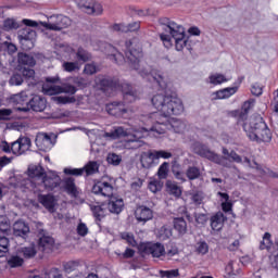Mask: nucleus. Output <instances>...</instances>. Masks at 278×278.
Wrapping results in <instances>:
<instances>
[{"mask_svg":"<svg viewBox=\"0 0 278 278\" xmlns=\"http://www.w3.org/2000/svg\"><path fill=\"white\" fill-rule=\"evenodd\" d=\"M113 29L114 31H123L125 34H127V31H138V29H140V22L131 23L128 26L123 24H115Z\"/></svg>","mask_w":278,"mask_h":278,"instance_id":"obj_31","label":"nucleus"},{"mask_svg":"<svg viewBox=\"0 0 278 278\" xmlns=\"http://www.w3.org/2000/svg\"><path fill=\"white\" fill-rule=\"evenodd\" d=\"M191 149L193 152L197 153V155H200L201 157H206V160H210L211 162H214L215 164H218L219 166H224V168H231V162H236V164H242V156L236 153V151L227 150V148H223V154L225 156H220L210 149L207 147L199 141H195L192 143Z\"/></svg>","mask_w":278,"mask_h":278,"instance_id":"obj_3","label":"nucleus"},{"mask_svg":"<svg viewBox=\"0 0 278 278\" xmlns=\"http://www.w3.org/2000/svg\"><path fill=\"white\" fill-rule=\"evenodd\" d=\"M76 231L78 236H81L84 238L88 236V226L85 223L80 222L76 228Z\"/></svg>","mask_w":278,"mask_h":278,"instance_id":"obj_59","label":"nucleus"},{"mask_svg":"<svg viewBox=\"0 0 278 278\" xmlns=\"http://www.w3.org/2000/svg\"><path fill=\"white\" fill-rule=\"evenodd\" d=\"M270 247H273V241L270 240V233L265 232L263 236V240L261 241L260 249H262V250L270 249Z\"/></svg>","mask_w":278,"mask_h":278,"instance_id":"obj_49","label":"nucleus"},{"mask_svg":"<svg viewBox=\"0 0 278 278\" xmlns=\"http://www.w3.org/2000/svg\"><path fill=\"white\" fill-rule=\"evenodd\" d=\"M23 257L18 255H13L8 260V265L10 266V268H18L23 266Z\"/></svg>","mask_w":278,"mask_h":278,"instance_id":"obj_44","label":"nucleus"},{"mask_svg":"<svg viewBox=\"0 0 278 278\" xmlns=\"http://www.w3.org/2000/svg\"><path fill=\"white\" fill-rule=\"evenodd\" d=\"M23 24L26 25L25 28L20 30L18 38L26 49H34L36 42V30L30 27H38V22L31 20H23Z\"/></svg>","mask_w":278,"mask_h":278,"instance_id":"obj_8","label":"nucleus"},{"mask_svg":"<svg viewBox=\"0 0 278 278\" xmlns=\"http://www.w3.org/2000/svg\"><path fill=\"white\" fill-rule=\"evenodd\" d=\"M9 84L10 86H21V84H23V76L21 74H13Z\"/></svg>","mask_w":278,"mask_h":278,"instance_id":"obj_58","label":"nucleus"},{"mask_svg":"<svg viewBox=\"0 0 278 278\" xmlns=\"http://www.w3.org/2000/svg\"><path fill=\"white\" fill-rule=\"evenodd\" d=\"M45 168L40 165H29L28 167V177L30 179H37V181H41V179L45 177Z\"/></svg>","mask_w":278,"mask_h":278,"instance_id":"obj_28","label":"nucleus"},{"mask_svg":"<svg viewBox=\"0 0 278 278\" xmlns=\"http://www.w3.org/2000/svg\"><path fill=\"white\" fill-rule=\"evenodd\" d=\"M208 81L213 86H220V84H225V83L229 81V78L225 77V75H223V74L216 73V74H212L208 77Z\"/></svg>","mask_w":278,"mask_h":278,"instance_id":"obj_37","label":"nucleus"},{"mask_svg":"<svg viewBox=\"0 0 278 278\" xmlns=\"http://www.w3.org/2000/svg\"><path fill=\"white\" fill-rule=\"evenodd\" d=\"M135 218L144 225L153 219V210L144 205L138 206L135 211Z\"/></svg>","mask_w":278,"mask_h":278,"instance_id":"obj_19","label":"nucleus"},{"mask_svg":"<svg viewBox=\"0 0 278 278\" xmlns=\"http://www.w3.org/2000/svg\"><path fill=\"white\" fill-rule=\"evenodd\" d=\"M74 84L78 86V88H86L90 86V81L84 77H76L74 78Z\"/></svg>","mask_w":278,"mask_h":278,"instance_id":"obj_60","label":"nucleus"},{"mask_svg":"<svg viewBox=\"0 0 278 278\" xmlns=\"http://www.w3.org/2000/svg\"><path fill=\"white\" fill-rule=\"evenodd\" d=\"M11 99L14 103L17 104L25 103V101H27V92L22 91L17 94H14Z\"/></svg>","mask_w":278,"mask_h":278,"instance_id":"obj_55","label":"nucleus"},{"mask_svg":"<svg viewBox=\"0 0 278 278\" xmlns=\"http://www.w3.org/2000/svg\"><path fill=\"white\" fill-rule=\"evenodd\" d=\"M243 130L252 142H270L273 140V132L260 115L250 117L243 124Z\"/></svg>","mask_w":278,"mask_h":278,"instance_id":"obj_4","label":"nucleus"},{"mask_svg":"<svg viewBox=\"0 0 278 278\" xmlns=\"http://www.w3.org/2000/svg\"><path fill=\"white\" fill-rule=\"evenodd\" d=\"M159 179H166L168 177V163L164 162L161 164L157 170Z\"/></svg>","mask_w":278,"mask_h":278,"instance_id":"obj_51","label":"nucleus"},{"mask_svg":"<svg viewBox=\"0 0 278 278\" xmlns=\"http://www.w3.org/2000/svg\"><path fill=\"white\" fill-rule=\"evenodd\" d=\"M28 105L33 112H45V110H47V99L40 96H35L28 102Z\"/></svg>","mask_w":278,"mask_h":278,"instance_id":"obj_21","label":"nucleus"},{"mask_svg":"<svg viewBox=\"0 0 278 278\" xmlns=\"http://www.w3.org/2000/svg\"><path fill=\"white\" fill-rule=\"evenodd\" d=\"M31 148V139L28 137H20L16 141L11 143V153L13 155H23Z\"/></svg>","mask_w":278,"mask_h":278,"instance_id":"obj_13","label":"nucleus"},{"mask_svg":"<svg viewBox=\"0 0 278 278\" xmlns=\"http://www.w3.org/2000/svg\"><path fill=\"white\" fill-rule=\"evenodd\" d=\"M90 210H91L94 218H97V220H101L102 218H105V214L108 211L102 205L91 204Z\"/></svg>","mask_w":278,"mask_h":278,"instance_id":"obj_35","label":"nucleus"},{"mask_svg":"<svg viewBox=\"0 0 278 278\" xmlns=\"http://www.w3.org/2000/svg\"><path fill=\"white\" fill-rule=\"evenodd\" d=\"M195 251L200 255H205V253H207L210 251V247L207 245V243L205 241H201V242L197 243Z\"/></svg>","mask_w":278,"mask_h":278,"instance_id":"obj_54","label":"nucleus"},{"mask_svg":"<svg viewBox=\"0 0 278 278\" xmlns=\"http://www.w3.org/2000/svg\"><path fill=\"white\" fill-rule=\"evenodd\" d=\"M156 162L153 150L142 152L140 155V163L143 168H151Z\"/></svg>","mask_w":278,"mask_h":278,"instance_id":"obj_24","label":"nucleus"},{"mask_svg":"<svg viewBox=\"0 0 278 278\" xmlns=\"http://www.w3.org/2000/svg\"><path fill=\"white\" fill-rule=\"evenodd\" d=\"M64 188L67 194H71L72 197H77V187L75 186V179L66 178L64 180Z\"/></svg>","mask_w":278,"mask_h":278,"instance_id":"obj_36","label":"nucleus"},{"mask_svg":"<svg viewBox=\"0 0 278 278\" xmlns=\"http://www.w3.org/2000/svg\"><path fill=\"white\" fill-rule=\"evenodd\" d=\"M21 253L24 255V257H26V260L36 257V248L34 247L22 248Z\"/></svg>","mask_w":278,"mask_h":278,"instance_id":"obj_53","label":"nucleus"},{"mask_svg":"<svg viewBox=\"0 0 278 278\" xmlns=\"http://www.w3.org/2000/svg\"><path fill=\"white\" fill-rule=\"evenodd\" d=\"M195 223L198 225H205L207 223V216L203 213L195 214Z\"/></svg>","mask_w":278,"mask_h":278,"instance_id":"obj_64","label":"nucleus"},{"mask_svg":"<svg viewBox=\"0 0 278 278\" xmlns=\"http://www.w3.org/2000/svg\"><path fill=\"white\" fill-rule=\"evenodd\" d=\"M65 175H74L75 177H79L86 173L87 176L94 175V173H99V164L92 161L89 162L84 168H64Z\"/></svg>","mask_w":278,"mask_h":278,"instance_id":"obj_11","label":"nucleus"},{"mask_svg":"<svg viewBox=\"0 0 278 278\" xmlns=\"http://www.w3.org/2000/svg\"><path fill=\"white\" fill-rule=\"evenodd\" d=\"M53 244H55L53 237L42 236L39 239V249L45 253H51V251H53Z\"/></svg>","mask_w":278,"mask_h":278,"instance_id":"obj_26","label":"nucleus"},{"mask_svg":"<svg viewBox=\"0 0 278 278\" xmlns=\"http://www.w3.org/2000/svg\"><path fill=\"white\" fill-rule=\"evenodd\" d=\"M174 228L176 229V231H178V233H180V236H184V233H186V231L188 230V224L182 217H177L174 218Z\"/></svg>","mask_w":278,"mask_h":278,"instance_id":"obj_34","label":"nucleus"},{"mask_svg":"<svg viewBox=\"0 0 278 278\" xmlns=\"http://www.w3.org/2000/svg\"><path fill=\"white\" fill-rule=\"evenodd\" d=\"M38 201L46 207L47 211L53 212L55 207V198L51 194H39Z\"/></svg>","mask_w":278,"mask_h":278,"instance_id":"obj_27","label":"nucleus"},{"mask_svg":"<svg viewBox=\"0 0 278 278\" xmlns=\"http://www.w3.org/2000/svg\"><path fill=\"white\" fill-rule=\"evenodd\" d=\"M177 255H179V248L170 243L169 245H167L163 257H165L166 260H173V257H177Z\"/></svg>","mask_w":278,"mask_h":278,"instance_id":"obj_40","label":"nucleus"},{"mask_svg":"<svg viewBox=\"0 0 278 278\" xmlns=\"http://www.w3.org/2000/svg\"><path fill=\"white\" fill-rule=\"evenodd\" d=\"M14 236H27L29 233V226L25 222L17 220L13 225Z\"/></svg>","mask_w":278,"mask_h":278,"instance_id":"obj_30","label":"nucleus"},{"mask_svg":"<svg viewBox=\"0 0 278 278\" xmlns=\"http://www.w3.org/2000/svg\"><path fill=\"white\" fill-rule=\"evenodd\" d=\"M41 25L46 29H51L52 31H61V29H66L71 27V18L66 15H51L48 22H42Z\"/></svg>","mask_w":278,"mask_h":278,"instance_id":"obj_9","label":"nucleus"},{"mask_svg":"<svg viewBox=\"0 0 278 278\" xmlns=\"http://www.w3.org/2000/svg\"><path fill=\"white\" fill-rule=\"evenodd\" d=\"M60 181H62V179L54 172H49L48 174L43 175L40 184L43 185L46 190H54V188L60 186Z\"/></svg>","mask_w":278,"mask_h":278,"instance_id":"obj_16","label":"nucleus"},{"mask_svg":"<svg viewBox=\"0 0 278 278\" xmlns=\"http://www.w3.org/2000/svg\"><path fill=\"white\" fill-rule=\"evenodd\" d=\"M163 29L168 31L175 41L176 51H184V48L188 45V37H186V29L184 26L163 17L160 20Z\"/></svg>","mask_w":278,"mask_h":278,"instance_id":"obj_7","label":"nucleus"},{"mask_svg":"<svg viewBox=\"0 0 278 278\" xmlns=\"http://www.w3.org/2000/svg\"><path fill=\"white\" fill-rule=\"evenodd\" d=\"M35 143L39 151H49L53 147V140L47 132L37 134Z\"/></svg>","mask_w":278,"mask_h":278,"instance_id":"obj_17","label":"nucleus"},{"mask_svg":"<svg viewBox=\"0 0 278 278\" xmlns=\"http://www.w3.org/2000/svg\"><path fill=\"white\" fill-rule=\"evenodd\" d=\"M166 188H167V192L169 194H173V197H176V199H179V197H181V187H179L177 182L173 180H167Z\"/></svg>","mask_w":278,"mask_h":278,"instance_id":"obj_33","label":"nucleus"},{"mask_svg":"<svg viewBox=\"0 0 278 278\" xmlns=\"http://www.w3.org/2000/svg\"><path fill=\"white\" fill-rule=\"evenodd\" d=\"M104 138H110L111 140H116L118 138H126L124 147L125 149H140L142 147V138L144 134L139 130H134V132H128L124 127L118 126L111 132H105Z\"/></svg>","mask_w":278,"mask_h":278,"instance_id":"obj_6","label":"nucleus"},{"mask_svg":"<svg viewBox=\"0 0 278 278\" xmlns=\"http://www.w3.org/2000/svg\"><path fill=\"white\" fill-rule=\"evenodd\" d=\"M93 194H98L100 197H106L109 199V212L111 214H121L123 212V207H125V202L122 198H118L114 194V186L108 181H98L92 187Z\"/></svg>","mask_w":278,"mask_h":278,"instance_id":"obj_5","label":"nucleus"},{"mask_svg":"<svg viewBox=\"0 0 278 278\" xmlns=\"http://www.w3.org/2000/svg\"><path fill=\"white\" fill-rule=\"evenodd\" d=\"M161 277L176 278L179 277V269L161 270Z\"/></svg>","mask_w":278,"mask_h":278,"instance_id":"obj_57","label":"nucleus"},{"mask_svg":"<svg viewBox=\"0 0 278 278\" xmlns=\"http://www.w3.org/2000/svg\"><path fill=\"white\" fill-rule=\"evenodd\" d=\"M97 72H98V68L94 63L85 64L83 70L84 75H96Z\"/></svg>","mask_w":278,"mask_h":278,"instance_id":"obj_52","label":"nucleus"},{"mask_svg":"<svg viewBox=\"0 0 278 278\" xmlns=\"http://www.w3.org/2000/svg\"><path fill=\"white\" fill-rule=\"evenodd\" d=\"M18 62L24 66H36V60H34V56L26 53H18Z\"/></svg>","mask_w":278,"mask_h":278,"instance_id":"obj_39","label":"nucleus"},{"mask_svg":"<svg viewBox=\"0 0 278 278\" xmlns=\"http://www.w3.org/2000/svg\"><path fill=\"white\" fill-rule=\"evenodd\" d=\"M10 250V239L0 237V257H4L5 253Z\"/></svg>","mask_w":278,"mask_h":278,"instance_id":"obj_42","label":"nucleus"},{"mask_svg":"<svg viewBox=\"0 0 278 278\" xmlns=\"http://www.w3.org/2000/svg\"><path fill=\"white\" fill-rule=\"evenodd\" d=\"M106 112L111 116H116L117 118H131L135 111L123 102H113L106 105Z\"/></svg>","mask_w":278,"mask_h":278,"instance_id":"obj_10","label":"nucleus"},{"mask_svg":"<svg viewBox=\"0 0 278 278\" xmlns=\"http://www.w3.org/2000/svg\"><path fill=\"white\" fill-rule=\"evenodd\" d=\"M10 231V222L4 215H0V233H8Z\"/></svg>","mask_w":278,"mask_h":278,"instance_id":"obj_48","label":"nucleus"},{"mask_svg":"<svg viewBox=\"0 0 278 278\" xmlns=\"http://www.w3.org/2000/svg\"><path fill=\"white\" fill-rule=\"evenodd\" d=\"M186 175L190 181H194V179H199V177H201V169H199V167L191 166L187 169Z\"/></svg>","mask_w":278,"mask_h":278,"instance_id":"obj_41","label":"nucleus"},{"mask_svg":"<svg viewBox=\"0 0 278 278\" xmlns=\"http://www.w3.org/2000/svg\"><path fill=\"white\" fill-rule=\"evenodd\" d=\"M43 90L46 94H49L50 97L53 94H62V92H65L66 94H75V92H77V88L73 85H65L63 87L51 85L48 88L43 87Z\"/></svg>","mask_w":278,"mask_h":278,"instance_id":"obj_15","label":"nucleus"},{"mask_svg":"<svg viewBox=\"0 0 278 278\" xmlns=\"http://www.w3.org/2000/svg\"><path fill=\"white\" fill-rule=\"evenodd\" d=\"M151 101L157 112L141 115V123L143 125H151L149 128H141V131L149 134V136H154V138L163 136V134L170 129L175 134H184L186 131V123L181 119L170 118V116L184 114V102H181V99L166 91H161L154 94Z\"/></svg>","mask_w":278,"mask_h":278,"instance_id":"obj_1","label":"nucleus"},{"mask_svg":"<svg viewBox=\"0 0 278 278\" xmlns=\"http://www.w3.org/2000/svg\"><path fill=\"white\" fill-rule=\"evenodd\" d=\"M225 220H227V216L225 213L217 212L215 215L211 217V228L213 231H220L223 227H225Z\"/></svg>","mask_w":278,"mask_h":278,"instance_id":"obj_22","label":"nucleus"},{"mask_svg":"<svg viewBox=\"0 0 278 278\" xmlns=\"http://www.w3.org/2000/svg\"><path fill=\"white\" fill-rule=\"evenodd\" d=\"M22 75H23V77H25V79H34V76L36 75V72L33 68L23 67L22 68Z\"/></svg>","mask_w":278,"mask_h":278,"instance_id":"obj_61","label":"nucleus"},{"mask_svg":"<svg viewBox=\"0 0 278 278\" xmlns=\"http://www.w3.org/2000/svg\"><path fill=\"white\" fill-rule=\"evenodd\" d=\"M125 47V55L127 58L128 66H130L132 71H138L143 79L153 81V84H156L161 90H166V88H168V77H166L164 73L159 71L149 73V70L142 67V47L136 42V39L126 41Z\"/></svg>","mask_w":278,"mask_h":278,"instance_id":"obj_2","label":"nucleus"},{"mask_svg":"<svg viewBox=\"0 0 278 278\" xmlns=\"http://www.w3.org/2000/svg\"><path fill=\"white\" fill-rule=\"evenodd\" d=\"M94 81H96V86L102 89L111 88L112 90H116V88L121 86L117 79H114L104 75H98Z\"/></svg>","mask_w":278,"mask_h":278,"instance_id":"obj_18","label":"nucleus"},{"mask_svg":"<svg viewBox=\"0 0 278 278\" xmlns=\"http://www.w3.org/2000/svg\"><path fill=\"white\" fill-rule=\"evenodd\" d=\"M62 71L65 73H79V71H81V65H79V61H64L62 63Z\"/></svg>","mask_w":278,"mask_h":278,"instance_id":"obj_32","label":"nucleus"},{"mask_svg":"<svg viewBox=\"0 0 278 278\" xmlns=\"http://www.w3.org/2000/svg\"><path fill=\"white\" fill-rule=\"evenodd\" d=\"M122 240H125L129 247H138V242L134 238V233L130 232H122L121 233Z\"/></svg>","mask_w":278,"mask_h":278,"instance_id":"obj_46","label":"nucleus"},{"mask_svg":"<svg viewBox=\"0 0 278 278\" xmlns=\"http://www.w3.org/2000/svg\"><path fill=\"white\" fill-rule=\"evenodd\" d=\"M154 153V157L157 160H170L173 157V153L166 150H152Z\"/></svg>","mask_w":278,"mask_h":278,"instance_id":"obj_43","label":"nucleus"},{"mask_svg":"<svg viewBox=\"0 0 278 278\" xmlns=\"http://www.w3.org/2000/svg\"><path fill=\"white\" fill-rule=\"evenodd\" d=\"M48 278H64L62 271L58 268H52L47 273Z\"/></svg>","mask_w":278,"mask_h":278,"instance_id":"obj_62","label":"nucleus"},{"mask_svg":"<svg viewBox=\"0 0 278 278\" xmlns=\"http://www.w3.org/2000/svg\"><path fill=\"white\" fill-rule=\"evenodd\" d=\"M121 88L124 92V100H126L128 103H132V101H136V99H138V92L134 90V87H131L129 83L122 84Z\"/></svg>","mask_w":278,"mask_h":278,"instance_id":"obj_25","label":"nucleus"},{"mask_svg":"<svg viewBox=\"0 0 278 278\" xmlns=\"http://www.w3.org/2000/svg\"><path fill=\"white\" fill-rule=\"evenodd\" d=\"M255 104V100H248L243 103L240 111H237V116H239V121H247V116L251 108Z\"/></svg>","mask_w":278,"mask_h":278,"instance_id":"obj_29","label":"nucleus"},{"mask_svg":"<svg viewBox=\"0 0 278 278\" xmlns=\"http://www.w3.org/2000/svg\"><path fill=\"white\" fill-rule=\"evenodd\" d=\"M78 8L86 12V14H94L99 16V14L103 13V7L100 3L94 2V0H78Z\"/></svg>","mask_w":278,"mask_h":278,"instance_id":"obj_14","label":"nucleus"},{"mask_svg":"<svg viewBox=\"0 0 278 278\" xmlns=\"http://www.w3.org/2000/svg\"><path fill=\"white\" fill-rule=\"evenodd\" d=\"M239 87H228L224 88L222 90L215 91L212 93V99L218 100V99H229L230 97H233L236 92H238Z\"/></svg>","mask_w":278,"mask_h":278,"instance_id":"obj_23","label":"nucleus"},{"mask_svg":"<svg viewBox=\"0 0 278 278\" xmlns=\"http://www.w3.org/2000/svg\"><path fill=\"white\" fill-rule=\"evenodd\" d=\"M106 162L109 164H113V166H118V164H121V162H123V159L121 157V155H118L116 153H111L108 155Z\"/></svg>","mask_w":278,"mask_h":278,"instance_id":"obj_50","label":"nucleus"},{"mask_svg":"<svg viewBox=\"0 0 278 278\" xmlns=\"http://www.w3.org/2000/svg\"><path fill=\"white\" fill-rule=\"evenodd\" d=\"M139 249L146 255H152V257H164L165 248L162 243H142Z\"/></svg>","mask_w":278,"mask_h":278,"instance_id":"obj_12","label":"nucleus"},{"mask_svg":"<svg viewBox=\"0 0 278 278\" xmlns=\"http://www.w3.org/2000/svg\"><path fill=\"white\" fill-rule=\"evenodd\" d=\"M76 59L78 62H90V60H92V54L84 48H78L76 51Z\"/></svg>","mask_w":278,"mask_h":278,"instance_id":"obj_38","label":"nucleus"},{"mask_svg":"<svg viewBox=\"0 0 278 278\" xmlns=\"http://www.w3.org/2000/svg\"><path fill=\"white\" fill-rule=\"evenodd\" d=\"M104 53L111 58V60L116 62V64H123V62H125V55L110 43L104 45Z\"/></svg>","mask_w":278,"mask_h":278,"instance_id":"obj_20","label":"nucleus"},{"mask_svg":"<svg viewBox=\"0 0 278 278\" xmlns=\"http://www.w3.org/2000/svg\"><path fill=\"white\" fill-rule=\"evenodd\" d=\"M148 188L150 192L155 194V192H160V190H162V182H160V180H151L148 185Z\"/></svg>","mask_w":278,"mask_h":278,"instance_id":"obj_56","label":"nucleus"},{"mask_svg":"<svg viewBox=\"0 0 278 278\" xmlns=\"http://www.w3.org/2000/svg\"><path fill=\"white\" fill-rule=\"evenodd\" d=\"M54 99H55V101H58V103H63V104L75 103V97H62V96H59V97H55Z\"/></svg>","mask_w":278,"mask_h":278,"instance_id":"obj_63","label":"nucleus"},{"mask_svg":"<svg viewBox=\"0 0 278 278\" xmlns=\"http://www.w3.org/2000/svg\"><path fill=\"white\" fill-rule=\"evenodd\" d=\"M205 199V194L202 191H194L191 193V201L194 205H201Z\"/></svg>","mask_w":278,"mask_h":278,"instance_id":"obj_47","label":"nucleus"},{"mask_svg":"<svg viewBox=\"0 0 278 278\" xmlns=\"http://www.w3.org/2000/svg\"><path fill=\"white\" fill-rule=\"evenodd\" d=\"M173 236V229L169 226H163L159 230L160 240H168Z\"/></svg>","mask_w":278,"mask_h":278,"instance_id":"obj_45","label":"nucleus"}]
</instances>
